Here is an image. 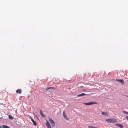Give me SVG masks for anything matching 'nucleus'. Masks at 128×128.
I'll return each instance as SVG.
<instances>
[{
	"mask_svg": "<svg viewBox=\"0 0 128 128\" xmlns=\"http://www.w3.org/2000/svg\"><path fill=\"white\" fill-rule=\"evenodd\" d=\"M106 121L110 123H113L115 122L116 120L114 118H111L110 119H107Z\"/></svg>",
	"mask_w": 128,
	"mask_h": 128,
	"instance_id": "nucleus-1",
	"label": "nucleus"
},
{
	"mask_svg": "<svg viewBox=\"0 0 128 128\" xmlns=\"http://www.w3.org/2000/svg\"><path fill=\"white\" fill-rule=\"evenodd\" d=\"M84 104L85 105H89L92 104H97V103L93 102H89L87 103H84Z\"/></svg>",
	"mask_w": 128,
	"mask_h": 128,
	"instance_id": "nucleus-2",
	"label": "nucleus"
},
{
	"mask_svg": "<svg viewBox=\"0 0 128 128\" xmlns=\"http://www.w3.org/2000/svg\"><path fill=\"white\" fill-rule=\"evenodd\" d=\"M49 120L52 124V127H54L55 126V124L54 121L51 118H49Z\"/></svg>",
	"mask_w": 128,
	"mask_h": 128,
	"instance_id": "nucleus-3",
	"label": "nucleus"
},
{
	"mask_svg": "<svg viewBox=\"0 0 128 128\" xmlns=\"http://www.w3.org/2000/svg\"><path fill=\"white\" fill-rule=\"evenodd\" d=\"M30 118L31 119V121L34 124L35 126H36L37 125V124L36 122L34 120L32 119V117L31 116H30Z\"/></svg>",
	"mask_w": 128,
	"mask_h": 128,
	"instance_id": "nucleus-4",
	"label": "nucleus"
},
{
	"mask_svg": "<svg viewBox=\"0 0 128 128\" xmlns=\"http://www.w3.org/2000/svg\"><path fill=\"white\" fill-rule=\"evenodd\" d=\"M46 122V126L48 128H51V126L50 125V124L49 122L47 121V120Z\"/></svg>",
	"mask_w": 128,
	"mask_h": 128,
	"instance_id": "nucleus-5",
	"label": "nucleus"
},
{
	"mask_svg": "<svg viewBox=\"0 0 128 128\" xmlns=\"http://www.w3.org/2000/svg\"><path fill=\"white\" fill-rule=\"evenodd\" d=\"M63 114L64 117L65 118L66 120H69L68 119L66 118L67 116L65 114L64 111L63 112Z\"/></svg>",
	"mask_w": 128,
	"mask_h": 128,
	"instance_id": "nucleus-6",
	"label": "nucleus"
},
{
	"mask_svg": "<svg viewBox=\"0 0 128 128\" xmlns=\"http://www.w3.org/2000/svg\"><path fill=\"white\" fill-rule=\"evenodd\" d=\"M86 94H85L84 93H82L80 94H79L78 95H77L78 97H80V96H86Z\"/></svg>",
	"mask_w": 128,
	"mask_h": 128,
	"instance_id": "nucleus-7",
	"label": "nucleus"
},
{
	"mask_svg": "<svg viewBox=\"0 0 128 128\" xmlns=\"http://www.w3.org/2000/svg\"><path fill=\"white\" fill-rule=\"evenodd\" d=\"M40 114L42 116V118H46V116H45V115H44L43 113L42 112V110H40Z\"/></svg>",
	"mask_w": 128,
	"mask_h": 128,
	"instance_id": "nucleus-8",
	"label": "nucleus"
},
{
	"mask_svg": "<svg viewBox=\"0 0 128 128\" xmlns=\"http://www.w3.org/2000/svg\"><path fill=\"white\" fill-rule=\"evenodd\" d=\"M116 126H118L120 128H123V126L120 124H115Z\"/></svg>",
	"mask_w": 128,
	"mask_h": 128,
	"instance_id": "nucleus-9",
	"label": "nucleus"
},
{
	"mask_svg": "<svg viewBox=\"0 0 128 128\" xmlns=\"http://www.w3.org/2000/svg\"><path fill=\"white\" fill-rule=\"evenodd\" d=\"M16 92L18 94H21L22 93V90L20 89L16 91Z\"/></svg>",
	"mask_w": 128,
	"mask_h": 128,
	"instance_id": "nucleus-10",
	"label": "nucleus"
},
{
	"mask_svg": "<svg viewBox=\"0 0 128 128\" xmlns=\"http://www.w3.org/2000/svg\"><path fill=\"white\" fill-rule=\"evenodd\" d=\"M101 114L105 116H107L108 115V114L106 112H102Z\"/></svg>",
	"mask_w": 128,
	"mask_h": 128,
	"instance_id": "nucleus-11",
	"label": "nucleus"
},
{
	"mask_svg": "<svg viewBox=\"0 0 128 128\" xmlns=\"http://www.w3.org/2000/svg\"><path fill=\"white\" fill-rule=\"evenodd\" d=\"M53 89V90H56V88H54L53 87H49V88H48L46 89V90H48V89Z\"/></svg>",
	"mask_w": 128,
	"mask_h": 128,
	"instance_id": "nucleus-12",
	"label": "nucleus"
},
{
	"mask_svg": "<svg viewBox=\"0 0 128 128\" xmlns=\"http://www.w3.org/2000/svg\"><path fill=\"white\" fill-rule=\"evenodd\" d=\"M2 127V128H10L9 126L4 125H3Z\"/></svg>",
	"mask_w": 128,
	"mask_h": 128,
	"instance_id": "nucleus-13",
	"label": "nucleus"
},
{
	"mask_svg": "<svg viewBox=\"0 0 128 128\" xmlns=\"http://www.w3.org/2000/svg\"><path fill=\"white\" fill-rule=\"evenodd\" d=\"M8 117H9V118L11 120H12L14 118L13 117L11 116H10V115H9Z\"/></svg>",
	"mask_w": 128,
	"mask_h": 128,
	"instance_id": "nucleus-14",
	"label": "nucleus"
},
{
	"mask_svg": "<svg viewBox=\"0 0 128 128\" xmlns=\"http://www.w3.org/2000/svg\"><path fill=\"white\" fill-rule=\"evenodd\" d=\"M117 81L119 82L120 83H122V84H124V80H117Z\"/></svg>",
	"mask_w": 128,
	"mask_h": 128,
	"instance_id": "nucleus-15",
	"label": "nucleus"
},
{
	"mask_svg": "<svg viewBox=\"0 0 128 128\" xmlns=\"http://www.w3.org/2000/svg\"><path fill=\"white\" fill-rule=\"evenodd\" d=\"M122 112L124 113H125L126 114H128V112H125L124 111H123Z\"/></svg>",
	"mask_w": 128,
	"mask_h": 128,
	"instance_id": "nucleus-16",
	"label": "nucleus"
},
{
	"mask_svg": "<svg viewBox=\"0 0 128 128\" xmlns=\"http://www.w3.org/2000/svg\"><path fill=\"white\" fill-rule=\"evenodd\" d=\"M126 119H127V120H128V116H126Z\"/></svg>",
	"mask_w": 128,
	"mask_h": 128,
	"instance_id": "nucleus-17",
	"label": "nucleus"
},
{
	"mask_svg": "<svg viewBox=\"0 0 128 128\" xmlns=\"http://www.w3.org/2000/svg\"><path fill=\"white\" fill-rule=\"evenodd\" d=\"M82 90L84 91H86V90Z\"/></svg>",
	"mask_w": 128,
	"mask_h": 128,
	"instance_id": "nucleus-18",
	"label": "nucleus"
},
{
	"mask_svg": "<svg viewBox=\"0 0 128 128\" xmlns=\"http://www.w3.org/2000/svg\"><path fill=\"white\" fill-rule=\"evenodd\" d=\"M0 128H2L1 126H0Z\"/></svg>",
	"mask_w": 128,
	"mask_h": 128,
	"instance_id": "nucleus-19",
	"label": "nucleus"
},
{
	"mask_svg": "<svg viewBox=\"0 0 128 128\" xmlns=\"http://www.w3.org/2000/svg\"><path fill=\"white\" fill-rule=\"evenodd\" d=\"M36 118H37L38 119V120H39V119L38 118V117L37 116Z\"/></svg>",
	"mask_w": 128,
	"mask_h": 128,
	"instance_id": "nucleus-20",
	"label": "nucleus"
}]
</instances>
